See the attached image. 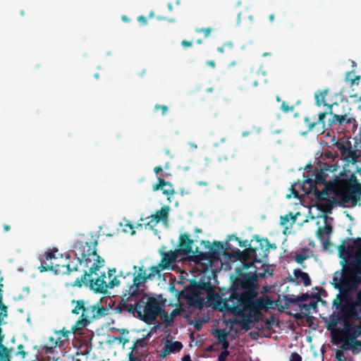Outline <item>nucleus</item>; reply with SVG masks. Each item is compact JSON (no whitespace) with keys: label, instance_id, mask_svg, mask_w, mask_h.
<instances>
[{"label":"nucleus","instance_id":"obj_3","mask_svg":"<svg viewBox=\"0 0 361 361\" xmlns=\"http://www.w3.org/2000/svg\"><path fill=\"white\" fill-rule=\"evenodd\" d=\"M274 270L269 272L268 268L264 269L263 272L259 271L243 273L240 269L237 270L238 275L233 281L236 288H240L243 291L238 293L236 289L231 291L233 300H235L245 315V324H250L257 321V317L262 310L267 308L271 304L269 298L264 296L257 297V278H265L272 276Z\"/></svg>","mask_w":361,"mask_h":361},{"label":"nucleus","instance_id":"obj_53","mask_svg":"<svg viewBox=\"0 0 361 361\" xmlns=\"http://www.w3.org/2000/svg\"><path fill=\"white\" fill-rule=\"evenodd\" d=\"M228 47L230 48H232L233 47V44L231 42H228V43H225L222 47H219L217 48V51L220 53H224V47Z\"/></svg>","mask_w":361,"mask_h":361},{"label":"nucleus","instance_id":"obj_54","mask_svg":"<svg viewBox=\"0 0 361 361\" xmlns=\"http://www.w3.org/2000/svg\"><path fill=\"white\" fill-rule=\"evenodd\" d=\"M135 351H133V350L128 353V361H136L137 360V357L134 354Z\"/></svg>","mask_w":361,"mask_h":361},{"label":"nucleus","instance_id":"obj_47","mask_svg":"<svg viewBox=\"0 0 361 361\" xmlns=\"http://www.w3.org/2000/svg\"><path fill=\"white\" fill-rule=\"evenodd\" d=\"M229 353L228 350H222L218 356V361H226Z\"/></svg>","mask_w":361,"mask_h":361},{"label":"nucleus","instance_id":"obj_13","mask_svg":"<svg viewBox=\"0 0 361 361\" xmlns=\"http://www.w3.org/2000/svg\"><path fill=\"white\" fill-rule=\"evenodd\" d=\"M193 243L194 240L190 239L189 234H180L179 236L178 248L175 250L176 252H177L178 255H189L190 254H192V255H196V253H195V250L193 251L192 247Z\"/></svg>","mask_w":361,"mask_h":361},{"label":"nucleus","instance_id":"obj_55","mask_svg":"<svg viewBox=\"0 0 361 361\" xmlns=\"http://www.w3.org/2000/svg\"><path fill=\"white\" fill-rule=\"evenodd\" d=\"M222 345V349L223 350H228V348L229 347V342L227 339L224 340V341L219 342Z\"/></svg>","mask_w":361,"mask_h":361},{"label":"nucleus","instance_id":"obj_46","mask_svg":"<svg viewBox=\"0 0 361 361\" xmlns=\"http://www.w3.org/2000/svg\"><path fill=\"white\" fill-rule=\"evenodd\" d=\"M159 109L161 110V114L162 115L166 114L168 111H169V109H168V107L166 105L156 104L155 106H154V110L157 111Z\"/></svg>","mask_w":361,"mask_h":361},{"label":"nucleus","instance_id":"obj_31","mask_svg":"<svg viewBox=\"0 0 361 361\" xmlns=\"http://www.w3.org/2000/svg\"><path fill=\"white\" fill-rule=\"evenodd\" d=\"M319 169L324 171V173H326V172H333L336 170L337 166L335 164H329L328 163H322L319 161Z\"/></svg>","mask_w":361,"mask_h":361},{"label":"nucleus","instance_id":"obj_51","mask_svg":"<svg viewBox=\"0 0 361 361\" xmlns=\"http://www.w3.org/2000/svg\"><path fill=\"white\" fill-rule=\"evenodd\" d=\"M114 341H118L120 343H122L123 345V347L125 346V345L129 342V339L126 338H124V337H122V336H117V337H115Z\"/></svg>","mask_w":361,"mask_h":361},{"label":"nucleus","instance_id":"obj_29","mask_svg":"<svg viewBox=\"0 0 361 361\" xmlns=\"http://www.w3.org/2000/svg\"><path fill=\"white\" fill-rule=\"evenodd\" d=\"M72 302L73 303H74V302L76 303L75 307L72 310V312L73 314H78L80 311H82V312H84V310H86L87 305H85V303L84 300H77V301L73 300Z\"/></svg>","mask_w":361,"mask_h":361},{"label":"nucleus","instance_id":"obj_57","mask_svg":"<svg viewBox=\"0 0 361 361\" xmlns=\"http://www.w3.org/2000/svg\"><path fill=\"white\" fill-rule=\"evenodd\" d=\"M137 20L142 24V25H146L147 23L146 17L144 16H140L137 18Z\"/></svg>","mask_w":361,"mask_h":361},{"label":"nucleus","instance_id":"obj_56","mask_svg":"<svg viewBox=\"0 0 361 361\" xmlns=\"http://www.w3.org/2000/svg\"><path fill=\"white\" fill-rule=\"evenodd\" d=\"M310 298V296L307 293L302 294L300 296L298 297V300L300 301H306Z\"/></svg>","mask_w":361,"mask_h":361},{"label":"nucleus","instance_id":"obj_36","mask_svg":"<svg viewBox=\"0 0 361 361\" xmlns=\"http://www.w3.org/2000/svg\"><path fill=\"white\" fill-rule=\"evenodd\" d=\"M147 343L145 338H138L135 341L133 345L131 347V350H133V351H135V353H136L137 348L138 347H145L147 345Z\"/></svg>","mask_w":361,"mask_h":361},{"label":"nucleus","instance_id":"obj_21","mask_svg":"<svg viewBox=\"0 0 361 361\" xmlns=\"http://www.w3.org/2000/svg\"><path fill=\"white\" fill-rule=\"evenodd\" d=\"M293 275L295 279H300V283H302L305 286L311 285V279L307 273L302 271L300 269H296L293 271Z\"/></svg>","mask_w":361,"mask_h":361},{"label":"nucleus","instance_id":"obj_32","mask_svg":"<svg viewBox=\"0 0 361 361\" xmlns=\"http://www.w3.org/2000/svg\"><path fill=\"white\" fill-rule=\"evenodd\" d=\"M214 336L218 340L219 343L221 341H224V340L227 339L228 332L224 329H216L213 333Z\"/></svg>","mask_w":361,"mask_h":361},{"label":"nucleus","instance_id":"obj_11","mask_svg":"<svg viewBox=\"0 0 361 361\" xmlns=\"http://www.w3.org/2000/svg\"><path fill=\"white\" fill-rule=\"evenodd\" d=\"M329 92V90H319L315 92L314 99L315 104L317 106H320L322 104L327 106L328 111L326 112H321L318 115V121L312 122L311 119L309 117H305L304 121L307 126L308 131H311L316 126L322 125V133L324 131L325 127V121L324 119L326 118V114H333L332 107L333 104H328L326 103L325 97Z\"/></svg>","mask_w":361,"mask_h":361},{"label":"nucleus","instance_id":"obj_12","mask_svg":"<svg viewBox=\"0 0 361 361\" xmlns=\"http://www.w3.org/2000/svg\"><path fill=\"white\" fill-rule=\"evenodd\" d=\"M71 334V331L69 330H66L65 328L60 331H56L55 334L56 335V338L50 337L49 341V346H46V353H53L56 347H63L66 343L68 342L69 335Z\"/></svg>","mask_w":361,"mask_h":361},{"label":"nucleus","instance_id":"obj_7","mask_svg":"<svg viewBox=\"0 0 361 361\" xmlns=\"http://www.w3.org/2000/svg\"><path fill=\"white\" fill-rule=\"evenodd\" d=\"M338 324L343 326V334L347 340L352 343L353 353L361 351V317L360 319H345L341 314L332 313L326 322L329 331L336 330Z\"/></svg>","mask_w":361,"mask_h":361},{"label":"nucleus","instance_id":"obj_64","mask_svg":"<svg viewBox=\"0 0 361 361\" xmlns=\"http://www.w3.org/2000/svg\"><path fill=\"white\" fill-rule=\"evenodd\" d=\"M274 18H275V17H274V14H270V15L269 16V21H270L271 23H273V22H274Z\"/></svg>","mask_w":361,"mask_h":361},{"label":"nucleus","instance_id":"obj_38","mask_svg":"<svg viewBox=\"0 0 361 361\" xmlns=\"http://www.w3.org/2000/svg\"><path fill=\"white\" fill-rule=\"evenodd\" d=\"M58 252L57 249H55L52 251L45 252L43 255L47 257V260H53L57 259L56 252Z\"/></svg>","mask_w":361,"mask_h":361},{"label":"nucleus","instance_id":"obj_1","mask_svg":"<svg viewBox=\"0 0 361 361\" xmlns=\"http://www.w3.org/2000/svg\"><path fill=\"white\" fill-rule=\"evenodd\" d=\"M341 271H336L331 284L338 290L334 300V314L345 319L361 317V237L345 240L338 247Z\"/></svg>","mask_w":361,"mask_h":361},{"label":"nucleus","instance_id":"obj_19","mask_svg":"<svg viewBox=\"0 0 361 361\" xmlns=\"http://www.w3.org/2000/svg\"><path fill=\"white\" fill-rule=\"evenodd\" d=\"M353 124L354 127H357L355 118L353 116H348L347 114H333L331 120L329 121V125L339 124L342 126L344 123Z\"/></svg>","mask_w":361,"mask_h":361},{"label":"nucleus","instance_id":"obj_43","mask_svg":"<svg viewBox=\"0 0 361 361\" xmlns=\"http://www.w3.org/2000/svg\"><path fill=\"white\" fill-rule=\"evenodd\" d=\"M149 219V221H147V223L145 224L146 226H149L150 228H154L159 223L156 221V219L152 216V215H150L148 217H146L145 219Z\"/></svg>","mask_w":361,"mask_h":361},{"label":"nucleus","instance_id":"obj_18","mask_svg":"<svg viewBox=\"0 0 361 361\" xmlns=\"http://www.w3.org/2000/svg\"><path fill=\"white\" fill-rule=\"evenodd\" d=\"M178 257V254L176 252V251H169V252H164L162 253L161 259L159 262L160 266L163 267V269H169L171 267V265L174 263Z\"/></svg>","mask_w":361,"mask_h":361},{"label":"nucleus","instance_id":"obj_44","mask_svg":"<svg viewBox=\"0 0 361 361\" xmlns=\"http://www.w3.org/2000/svg\"><path fill=\"white\" fill-rule=\"evenodd\" d=\"M124 231L128 233H130L131 235H134L135 233V231L134 230V226L133 224H130V221H128L125 224Z\"/></svg>","mask_w":361,"mask_h":361},{"label":"nucleus","instance_id":"obj_8","mask_svg":"<svg viewBox=\"0 0 361 361\" xmlns=\"http://www.w3.org/2000/svg\"><path fill=\"white\" fill-rule=\"evenodd\" d=\"M255 238L257 245L250 246L242 252V264L245 269L252 268L254 264H261L267 257L270 247L276 248V246L271 245L268 239H259L258 235H255Z\"/></svg>","mask_w":361,"mask_h":361},{"label":"nucleus","instance_id":"obj_33","mask_svg":"<svg viewBox=\"0 0 361 361\" xmlns=\"http://www.w3.org/2000/svg\"><path fill=\"white\" fill-rule=\"evenodd\" d=\"M245 18H248L251 21L252 20V13L250 11V10L247 9V8H245L243 11L238 13V19H237V23L240 24V20L242 19H245Z\"/></svg>","mask_w":361,"mask_h":361},{"label":"nucleus","instance_id":"obj_40","mask_svg":"<svg viewBox=\"0 0 361 361\" xmlns=\"http://www.w3.org/2000/svg\"><path fill=\"white\" fill-rule=\"evenodd\" d=\"M196 32L197 33H202L205 38L208 37L212 32V28L206 27V28H197L196 29Z\"/></svg>","mask_w":361,"mask_h":361},{"label":"nucleus","instance_id":"obj_63","mask_svg":"<svg viewBox=\"0 0 361 361\" xmlns=\"http://www.w3.org/2000/svg\"><path fill=\"white\" fill-rule=\"evenodd\" d=\"M207 64L212 68H214L215 67V61L212 60V61H207Z\"/></svg>","mask_w":361,"mask_h":361},{"label":"nucleus","instance_id":"obj_62","mask_svg":"<svg viewBox=\"0 0 361 361\" xmlns=\"http://www.w3.org/2000/svg\"><path fill=\"white\" fill-rule=\"evenodd\" d=\"M182 361H192V360H191L190 355L188 354V355H185L183 357Z\"/></svg>","mask_w":361,"mask_h":361},{"label":"nucleus","instance_id":"obj_5","mask_svg":"<svg viewBox=\"0 0 361 361\" xmlns=\"http://www.w3.org/2000/svg\"><path fill=\"white\" fill-rule=\"evenodd\" d=\"M319 201L318 208L325 214L331 213L334 205L351 207L360 205L361 183L357 177L352 174L348 179H338L326 185V189L314 192Z\"/></svg>","mask_w":361,"mask_h":361},{"label":"nucleus","instance_id":"obj_41","mask_svg":"<svg viewBox=\"0 0 361 361\" xmlns=\"http://www.w3.org/2000/svg\"><path fill=\"white\" fill-rule=\"evenodd\" d=\"M335 357L338 361H346V357L342 350H337L336 351Z\"/></svg>","mask_w":361,"mask_h":361},{"label":"nucleus","instance_id":"obj_10","mask_svg":"<svg viewBox=\"0 0 361 361\" xmlns=\"http://www.w3.org/2000/svg\"><path fill=\"white\" fill-rule=\"evenodd\" d=\"M122 277H126V283H122L123 286V293H128L130 296L140 295L141 293H143L146 288L145 283L150 279V275H147L144 267H139L137 273L133 275L128 273L126 276H118V278L122 279Z\"/></svg>","mask_w":361,"mask_h":361},{"label":"nucleus","instance_id":"obj_48","mask_svg":"<svg viewBox=\"0 0 361 361\" xmlns=\"http://www.w3.org/2000/svg\"><path fill=\"white\" fill-rule=\"evenodd\" d=\"M26 352L24 350V346L20 344L18 346V351L15 353L16 355H20L21 357L24 358L26 355Z\"/></svg>","mask_w":361,"mask_h":361},{"label":"nucleus","instance_id":"obj_37","mask_svg":"<svg viewBox=\"0 0 361 361\" xmlns=\"http://www.w3.org/2000/svg\"><path fill=\"white\" fill-rule=\"evenodd\" d=\"M290 220H292L293 223L295 221V216L292 212H289L288 214L281 216V225H286Z\"/></svg>","mask_w":361,"mask_h":361},{"label":"nucleus","instance_id":"obj_2","mask_svg":"<svg viewBox=\"0 0 361 361\" xmlns=\"http://www.w3.org/2000/svg\"><path fill=\"white\" fill-rule=\"evenodd\" d=\"M98 245L97 238L91 235L90 237L82 235L79 236L71 246V251L73 253L80 265L83 266L87 270H84L83 274L75 279L72 283V286L82 287L83 284H87L95 293H105L108 288H112L114 286L122 285L126 283V277L118 279L115 276L116 269H109V279L107 283L105 281V273L95 279H90L92 274H96V271L102 267L104 264V260L97 252Z\"/></svg>","mask_w":361,"mask_h":361},{"label":"nucleus","instance_id":"obj_9","mask_svg":"<svg viewBox=\"0 0 361 361\" xmlns=\"http://www.w3.org/2000/svg\"><path fill=\"white\" fill-rule=\"evenodd\" d=\"M200 243L204 245V248L208 249L209 252H201L197 247L195 252L196 255H192L190 259L197 264L201 263L207 267H210L214 262L220 259V255L224 250V243L221 241H215L211 245L208 240H202Z\"/></svg>","mask_w":361,"mask_h":361},{"label":"nucleus","instance_id":"obj_24","mask_svg":"<svg viewBox=\"0 0 361 361\" xmlns=\"http://www.w3.org/2000/svg\"><path fill=\"white\" fill-rule=\"evenodd\" d=\"M314 298H316L317 300H311L308 303H304L300 305L301 310L304 312H309L312 309L317 308V301L320 300V294L319 293H316L314 296Z\"/></svg>","mask_w":361,"mask_h":361},{"label":"nucleus","instance_id":"obj_20","mask_svg":"<svg viewBox=\"0 0 361 361\" xmlns=\"http://www.w3.org/2000/svg\"><path fill=\"white\" fill-rule=\"evenodd\" d=\"M40 260L41 265L39 267V270L40 272L52 271H54L56 274L60 272V266L53 262L51 260H47V257H44V255L41 257Z\"/></svg>","mask_w":361,"mask_h":361},{"label":"nucleus","instance_id":"obj_34","mask_svg":"<svg viewBox=\"0 0 361 361\" xmlns=\"http://www.w3.org/2000/svg\"><path fill=\"white\" fill-rule=\"evenodd\" d=\"M175 316H176V310H173L170 315H169L167 313L164 314V322L166 327L171 326L173 324Z\"/></svg>","mask_w":361,"mask_h":361},{"label":"nucleus","instance_id":"obj_30","mask_svg":"<svg viewBox=\"0 0 361 361\" xmlns=\"http://www.w3.org/2000/svg\"><path fill=\"white\" fill-rule=\"evenodd\" d=\"M163 194L166 195H172L175 193L173 185L164 179V184L161 189Z\"/></svg>","mask_w":361,"mask_h":361},{"label":"nucleus","instance_id":"obj_17","mask_svg":"<svg viewBox=\"0 0 361 361\" xmlns=\"http://www.w3.org/2000/svg\"><path fill=\"white\" fill-rule=\"evenodd\" d=\"M183 348V344L180 341H171L166 340L164 348L160 351V357H165L171 353L179 352Z\"/></svg>","mask_w":361,"mask_h":361},{"label":"nucleus","instance_id":"obj_25","mask_svg":"<svg viewBox=\"0 0 361 361\" xmlns=\"http://www.w3.org/2000/svg\"><path fill=\"white\" fill-rule=\"evenodd\" d=\"M90 322L88 319H86L85 317L80 316V319H79L75 325H73L71 328V334H75L78 330H80L85 328L87 324H89Z\"/></svg>","mask_w":361,"mask_h":361},{"label":"nucleus","instance_id":"obj_15","mask_svg":"<svg viewBox=\"0 0 361 361\" xmlns=\"http://www.w3.org/2000/svg\"><path fill=\"white\" fill-rule=\"evenodd\" d=\"M326 173H324V171H321L317 167H315L312 173V177L307 176L305 182L307 183L310 188L316 185H323L326 183Z\"/></svg>","mask_w":361,"mask_h":361},{"label":"nucleus","instance_id":"obj_16","mask_svg":"<svg viewBox=\"0 0 361 361\" xmlns=\"http://www.w3.org/2000/svg\"><path fill=\"white\" fill-rule=\"evenodd\" d=\"M325 226L324 227H319L317 231V237L323 240V245L325 248L328 247L330 244L329 241V235L332 232V226L326 223L327 216H324Z\"/></svg>","mask_w":361,"mask_h":361},{"label":"nucleus","instance_id":"obj_52","mask_svg":"<svg viewBox=\"0 0 361 361\" xmlns=\"http://www.w3.org/2000/svg\"><path fill=\"white\" fill-rule=\"evenodd\" d=\"M301 356L297 353H292L290 357V361H301Z\"/></svg>","mask_w":361,"mask_h":361},{"label":"nucleus","instance_id":"obj_42","mask_svg":"<svg viewBox=\"0 0 361 361\" xmlns=\"http://www.w3.org/2000/svg\"><path fill=\"white\" fill-rule=\"evenodd\" d=\"M157 180H158V183L153 185V186H152V189L154 191H157L159 190H161L162 187H163L164 178L162 177H158Z\"/></svg>","mask_w":361,"mask_h":361},{"label":"nucleus","instance_id":"obj_59","mask_svg":"<svg viewBox=\"0 0 361 361\" xmlns=\"http://www.w3.org/2000/svg\"><path fill=\"white\" fill-rule=\"evenodd\" d=\"M181 44L184 47H191L192 45V43L191 42H189V41H187V40L184 39V40H183L181 42Z\"/></svg>","mask_w":361,"mask_h":361},{"label":"nucleus","instance_id":"obj_22","mask_svg":"<svg viewBox=\"0 0 361 361\" xmlns=\"http://www.w3.org/2000/svg\"><path fill=\"white\" fill-rule=\"evenodd\" d=\"M169 207L168 206L162 207L157 211L154 214H152L157 221H166L169 217Z\"/></svg>","mask_w":361,"mask_h":361},{"label":"nucleus","instance_id":"obj_49","mask_svg":"<svg viewBox=\"0 0 361 361\" xmlns=\"http://www.w3.org/2000/svg\"><path fill=\"white\" fill-rule=\"evenodd\" d=\"M281 109L284 113H288L290 111H293L294 106H289L285 102H283L281 104Z\"/></svg>","mask_w":361,"mask_h":361},{"label":"nucleus","instance_id":"obj_45","mask_svg":"<svg viewBox=\"0 0 361 361\" xmlns=\"http://www.w3.org/2000/svg\"><path fill=\"white\" fill-rule=\"evenodd\" d=\"M353 348H354V346H353L352 343L348 340V341H344V343L341 346L340 350H342L343 351L348 350L350 349L353 350Z\"/></svg>","mask_w":361,"mask_h":361},{"label":"nucleus","instance_id":"obj_14","mask_svg":"<svg viewBox=\"0 0 361 361\" xmlns=\"http://www.w3.org/2000/svg\"><path fill=\"white\" fill-rule=\"evenodd\" d=\"M107 310L103 306L98 303L94 305H89L86 307V310L82 313V317H85L88 319L90 322L99 319L104 317L106 314Z\"/></svg>","mask_w":361,"mask_h":361},{"label":"nucleus","instance_id":"obj_35","mask_svg":"<svg viewBox=\"0 0 361 361\" xmlns=\"http://www.w3.org/2000/svg\"><path fill=\"white\" fill-rule=\"evenodd\" d=\"M150 273L147 274V275H150V279L154 277L156 275H159L160 272L161 271H164V269L161 266H160V264L159 263L157 266H153L149 268Z\"/></svg>","mask_w":361,"mask_h":361},{"label":"nucleus","instance_id":"obj_27","mask_svg":"<svg viewBox=\"0 0 361 361\" xmlns=\"http://www.w3.org/2000/svg\"><path fill=\"white\" fill-rule=\"evenodd\" d=\"M335 146L341 152V157L345 154V152L348 149V147L351 146V142L347 141H338Z\"/></svg>","mask_w":361,"mask_h":361},{"label":"nucleus","instance_id":"obj_50","mask_svg":"<svg viewBox=\"0 0 361 361\" xmlns=\"http://www.w3.org/2000/svg\"><path fill=\"white\" fill-rule=\"evenodd\" d=\"M261 264V267H257L255 265V264H253V266H252V267H255V270H254V271H259V272H263L264 269H267V268H268V269H269V272H271V270H272V269H269V266H268L267 264H262V262H261V264Z\"/></svg>","mask_w":361,"mask_h":361},{"label":"nucleus","instance_id":"obj_58","mask_svg":"<svg viewBox=\"0 0 361 361\" xmlns=\"http://www.w3.org/2000/svg\"><path fill=\"white\" fill-rule=\"evenodd\" d=\"M360 80V75H356L354 78V79L351 80V82H350L351 85H355V84L358 85Z\"/></svg>","mask_w":361,"mask_h":361},{"label":"nucleus","instance_id":"obj_26","mask_svg":"<svg viewBox=\"0 0 361 361\" xmlns=\"http://www.w3.org/2000/svg\"><path fill=\"white\" fill-rule=\"evenodd\" d=\"M4 280L3 276H0V317L4 319L7 316V307L3 303V294L2 288L4 286L2 281Z\"/></svg>","mask_w":361,"mask_h":361},{"label":"nucleus","instance_id":"obj_6","mask_svg":"<svg viewBox=\"0 0 361 361\" xmlns=\"http://www.w3.org/2000/svg\"><path fill=\"white\" fill-rule=\"evenodd\" d=\"M117 313L126 312L138 317L147 324L154 322L161 314L162 307L159 300L143 293L140 295H130L123 293L121 301L115 307Z\"/></svg>","mask_w":361,"mask_h":361},{"label":"nucleus","instance_id":"obj_23","mask_svg":"<svg viewBox=\"0 0 361 361\" xmlns=\"http://www.w3.org/2000/svg\"><path fill=\"white\" fill-rule=\"evenodd\" d=\"M342 157L348 163L355 164L359 162L358 156L356 152L353 149L352 145L348 147V149L345 152V154Z\"/></svg>","mask_w":361,"mask_h":361},{"label":"nucleus","instance_id":"obj_28","mask_svg":"<svg viewBox=\"0 0 361 361\" xmlns=\"http://www.w3.org/2000/svg\"><path fill=\"white\" fill-rule=\"evenodd\" d=\"M307 249H302L301 252H296L295 255V261L298 264H302L305 259L309 258V255L307 254Z\"/></svg>","mask_w":361,"mask_h":361},{"label":"nucleus","instance_id":"obj_4","mask_svg":"<svg viewBox=\"0 0 361 361\" xmlns=\"http://www.w3.org/2000/svg\"><path fill=\"white\" fill-rule=\"evenodd\" d=\"M179 296L186 300L190 307L202 310L204 307H212L215 311L231 313L243 319V328L247 329L249 324H245V315L238 304L233 300L231 293L228 298L223 299L221 296L214 290L211 282L190 281L188 286L185 287Z\"/></svg>","mask_w":361,"mask_h":361},{"label":"nucleus","instance_id":"obj_61","mask_svg":"<svg viewBox=\"0 0 361 361\" xmlns=\"http://www.w3.org/2000/svg\"><path fill=\"white\" fill-rule=\"evenodd\" d=\"M163 171V169L161 166H156L154 169V171L156 174H159L160 172H161Z\"/></svg>","mask_w":361,"mask_h":361},{"label":"nucleus","instance_id":"obj_39","mask_svg":"<svg viewBox=\"0 0 361 361\" xmlns=\"http://www.w3.org/2000/svg\"><path fill=\"white\" fill-rule=\"evenodd\" d=\"M66 267L67 269V273L70 274L72 271H78V264H73V262L68 263L66 265H63L62 267Z\"/></svg>","mask_w":361,"mask_h":361},{"label":"nucleus","instance_id":"obj_60","mask_svg":"<svg viewBox=\"0 0 361 361\" xmlns=\"http://www.w3.org/2000/svg\"><path fill=\"white\" fill-rule=\"evenodd\" d=\"M342 340L340 338H336V336H334L332 338V342L334 344H339L341 343Z\"/></svg>","mask_w":361,"mask_h":361}]
</instances>
